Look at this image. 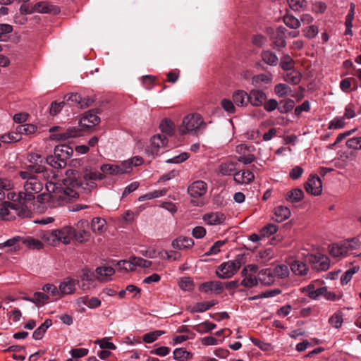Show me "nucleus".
Instances as JSON below:
<instances>
[{"instance_id":"20e7f679","label":"nucleus","mask_w":361,"mask_h":361,"mask_svg":"<svg viewBox=\"0 0 361 361\" xmlns=\"http://www.w3.org/2000/svg\"><path fill=\"white\" fill-rule=\"evenodd\" d=\"M143 163V159H126L120 165L103 164L100 169L102 173L116 176L129 173L132 170V166H140Z\"/></svg>"},{"instance_id":"603ef678","label":"nucleus","mask_w":361,"mask_h":361,"mask_svg":"<svg viewBox=\"0 0 361 361\" xmlns=\"http://www.w3.org/2000/svg\"><path fill=\"white\" fill-rule=\"evenodd\" d=\"M277 231L278 226L276 224H269L260 230V235L264 238L276 233Z\"/></svg>"},{"instance_id":"412c9836","label":"nucleus","mask_w":361,"mask_h":361,"mask_svg":"<svg viewBox=\"0 0 361 361\" xmlns=\"http://www.w3.org/2000/svg\"><path fill=\"white\" fill-rule=\"evenodd\" d=\"M101 112L102 109L99 108L89 110L87 112L85 113L82 120L87 121L88 123H90L92 126L97 125L100 122V118L97 116V114H101Z\"/></svg>"},{"instance_id":"680f3d73","label":"nucleus","mask_w":361,"mask_h":361,"mask_svg":"<svg viewBox=\"0 0 361 361\" xmlns=\"http://www.w3.org/2000/svg\"><path fill=\"white\" fill-rule=\"evenodd\" d=\"M105 177L104 173L102 172H99V171H90L89 172H87L85 175H84V178L85 180H102L104 179Z\"/></svg>"},{"instance_id":"cd10ccee","label":"nucleus","mask_w":361,"mask_h":361,"mask_svg":"<svg viewBox=\"0 0 361 361\" xmlns=\"http://www.w3.org/2000/svg\"><path fill=\"white\" fill-rule=\"evenodd\" d=\"M261 56L262 61L269 66H275L278 64V56L275 53L269 50L263 51L261 54Z\"/></svg>"},{"instance_id":"f704fd0d","label":"nucleus","mask_w":361,"mask_h":361,"mask_svg":"<svg viewBox=\"0 0 361 361\" xmlns=\"http://www.w3.org/2000/svg\"><path fill=\"white\" fill-rule=\"evenodd\" d=\"M283 23L291 29H298L300 26V20L291 14L286 13L283 18Z\"/></svg>"},{"instance_id":"37998d69","label":"nucleus","mask_w":361,"mask_h":361,"mask_svg":"<svg viewBox=\"0 0 361 361\" xmlns=\"http://www.w3.org/2000/svg\"><path fill=\"white\" fill-rule=\"evenodd\" d=\"M284 79L288 82L297 85L301 80V74L298 71L293 70L287 73L284 75Z\"/></svg>"},{"instance_id":"bf43d9fd","label":"nucleus","mask_w":361,"mask_h":361,"mask_svg":"<svg viewBox=\"0 0 361 361\" xmlns=\"http://www.w3.org/2000/svg\"><path fill=\"white\" fill-rule=\"evenodd\" d=\"M49 296L42 292H35L33 297L34 303L36 305H44L48 302Z\"/></svg>"},{"instance_id":"4468645a","label":"nucleus","mask_w":361,"mask_h":361,"mask_svg":"<svg viewBox=\"0 0 361 361\" xmlns=\"http://www.w3.org/2000/svg\"><path fill=\"white\" fill-rule=\"evenodd\" d=\"M75 285L76 280L70 277L66 278L60 283L59 286L61 297L64 295L73 293L76 290Z\"/></svg>"},{"instance_id":"f257e3e1","label":"nucleus","mask_w":361,"mask_h":361,"mask_svg":"<svg viewBox=\"0 0 361 361\" xmlns=\"http://www.w3.org/2000/svg\"><path fill=\"white\" fill-rule=\"evenodd\" d=\"M26 164L27 171H21L20 176L23 179H27L24 185V191L19 192L17 195L18 200L23 204H27L35 199V195L42 191V183L30 173H40L46 170V166L42 164V161L37 163V159H27Z\"/></svg>"},{"instance_id":"79ce46f5","label":"nucleus","mask_w":361,"mask_h":361,"mask_svg":"<svg viewBox=\"0 0 361 361\" xmlns=\"http://www.w3.org/2000/svg\"><path fill=\"white\" fill-rule=\"evenodd\" d=\"M90 238V232L85 231V229L79 230L76 231L75 230V234L73 235V239H75L77 242L80 243H85L89 241Z\"/></svg>"},{"instance_id":"423d86ee","label":"nucleus","mask_w":361,"mask_h":361,"mask_svg":"<svg viewBox=\"0 0 361 361\" xmlns=\"http://www.w3.org/2000/svg\"><path fill=\"white\" fill-rule=\"evenodd\" d=\"M61 126H54L49 129V132L53 133L50 135L51 140H66L71 137H76L80 135L81 130L75 127L68 128L65 132L60 133H54L59 131Z\"/></svg>"},{"instance_id":"ea45409f","label":"nucleus","mask_w":361,"mask_h":361,"mask_svg":"<svg viewBox=\"0 0 361 361\" xmlns=\"http://www.w3.org/2000/svg\"><path fill=\"white\" fill-rule=\"evenodd\" d=\"M42 290L45 293H49L54 300L61 298L59 289L54 284L47 283L42 287Z\"/></svg>"},{"instance_id":"7c9ffc66","label":"nucleus","mask_w":361,"mask_h":361,"mask_svg":"<svg viewBox=\"0 0 361 361\" xmlns=\"http://www.w3.org/2000/svg\"><path fill=\"white\" fill-rule=\"evenodd\" d=\"M192 357V354L184 348H176L173 351V359L178 361H188Z\"/></svg>"},{"instance_id":"338daca9","label":"nucleus","mask_w":361,"mask_h":361,"mask_svg":"<svg viewBox=\"0 0 361 361\" xmlns=\"http://www.w3.org/2000/svg\"><path fill=\"white\" fill-rule=\"evenodd\" d=\"M95 274L88 269H83L82 275L80 276L81 281H85L88 283H93L95 279Z\"/></svg>"},{"instance_id":"0e129e2a","label":"nucleus","mask_w":361,"mask_h":361,"mask_svg":"<svg viewBox=\"0 0 361 361\" xmlns=\"http://www.w3.org/2000/svg\"><path fill=\"white\" fill-rule=\"evenodd\" d=\"M258 281V277H252V275H249L248 277L244 278L240 283L245 288H252L257 286Z\"/></svg>"},{"instance_id":"5fc2aeb1","label":"nucleus","mask_w":361,"mask_h":361,"mask_svg":"<svg viewBox=\"0 0 361 361\" xmlns=\"http://www.w3.org/2000/svg\"><path fill=\"white\" fill-rule=\"evenodd\" d=\"M290 92V87L283 83H279L274 87V92L279 97H283Z\"/></svg>"},{"instance_id":"9b49d317","label":"nucleus","mask_w":361,"mask_h":361,"mask_svg":"<svg viewBox=\"0 0 361 361\" xmlns=\"http://www.w3.org/2000/svg\"><path fill=\"white\" fill-rule=\"evenodd\" d=\"M54 233L56 234L57 243L61 241L64 244H69L73 239L75 228L72 226H64L61 229L54 230Z\"/></svg>"},{"instance_id":"09e8293b","label":"nucleus","mask_w":361,"mask_h":361,"mask_svg":"<svg viewBox=\"0 0 361 361\" xmlns=\"http://www.w3.org/2000/svg\"><path fill=\"white\" fill-rule=\"evenodd\" d=\"M250 147L246 144H240L236 147V152L240 154L238 158H255L250 154Z\"/></svg>"},{"instance_id":"4d7b16f0","label":"nucleus","mask_w":361,"mask_h":361,"mask_svg":"<svg viewBox=\"0 0 361 361\" xmlns=\"http://www.w3.org/2000/svg\"><path fill=\"white\" fill-rule=\"evenodd\" d=\"M13 31L12 25L9 24H0V41H6L8 35Z\"/></svg>"},{"instance_id":"a211bd4d","label":"nucleus","mask_w":361,"mask_h":361,"mask_svg":"<svg viewBox=\"0 0 361 361\" xmlns=\"http://www.w3.org/2000/svg\"><path fill=\"white\" fill-rule=\"evenodd\" d=\"M258 280L264 286H271L275 282L271 268L262 269L258 274Z\"/></svg>"},{"instance_id":"c85d7f7f","label":"nucleus","mask_w":361,"mask_h":361,"mask_svg":"<svg viewBox=\"0 0 361 361\" xmlns=\"http://www.w3.org/2000/svg\"><path fill=\"white\" fill-rule=\"evenodd\" d=\"M271 269L275 279H285L289 275V269L286 264H279Z\"/></svg>"},{"instance_id":"a19ab883","label":"nucleus","mask_w":361,"mask_h":361,"mask_svg":"<svg viewBox=\"0 0 361 361\" xmlns=\"http://www.w3.org/2000/svg\"><path fill=\"white\" fill-rule=\"evenodd\" d=\"M329 324L336 329H339L343 322V313L341 312H335L329 319Z\"/></svg>"},{"instance_id":"a878e982","label":"nucleus","mask_w":361,"mask_h":361,"mask_svg":"<svg viewBox=\"0 0 361 361\" xmlns=\"http://www.w3.org/2000/svg\"><path fill=\"white\" fill-rule=\"evenodd\" d=\"M52 325V321L50 319H47L43 324H42L38 328H37L33 334L32 338L35 340H40L43 338L47 329Z\"/></svg>"},{"instance_id":"2f4dec72","label":"nucleus","mask_w":361,"mask_h":361,"mask_svg":"<svg viewBox=\"0 0 361 361\" xmlns=\"http://www.w3.org/2000/svg\"><path fill=\"white\" fill-rule=\"evenodd\" d=\"M106 221L99 217H94L91 222V228L94 233H102L104 231Z\"/></svg>"},{"instance_id":"72a5a7b5","label":"nucleus","mask_w":361,"mask_h":361,"mask_svg":"<svg viewBox=\"0 0 361 361\" xmlns=\"http://www.w3.org/2000/svg\"><path fill=\"white\" fill-rule=\"evenodd\" d=\"M22 243L30 249L40 250L43 247L42 243L32 237H23Z\"/></svg>"},{"instance_id":"f03ea898","label":"nucleus","mask_w":361,"mask_h":361,"mask_svg":"<svg viewBox=\"0 0 361 361\" xmlns=\"http://www.w3.org/2000/svg\"><path fill=\"white\" fill-rule=\"evenodd\" d=\"M174 123L169 119H164L159 125L163 135H155L151 138V145L146 151L148 156H159L167 149L168 140L166 135H172L174 132Z\"/></svg>"},{"instance_id":"ddd939ff","label":"nucleus","mask_w":361,"mask_h":361,"mask_svg":"<svg viewBox=\"0 0 361 361\" xmlns=\"http://www.w3.org/2000/svg\"><path fill=\"white\" fill-rule=\"evenodd\" d=\"M267 99L266 94L259 90H252L247 94V102L254 106H262Z\"/></svg>"},{"instance_id":"864d4df0","label":"nucleus","mask_w":361,"mask_h":361,"mask_svg":"<svg viewBox=\"0 0 361 361\" xmlns=\"http://www.w3.org/2000/svg\"><path fill=\"white\" fill-rule=\"evenodd\" d=\"M45 161L43 162L42 164L45 166V163L49 164L51 166L55 169H64L66 166L67 162L66 159H44Z\"/></svg>"},{"instance_id":"bb28decb","label":"nucleus","mask_w":361,"mask_h":361,"mask_svg":"<svg viewBox=\"0 0 361 361\" xmlns=\"http://www.w3.org/2000/svg\"><path fill=\"white\" fill-rule=\"evenodd\" d=\"M235 161H229L222 163L219 167L218 173L221 176H229L236 170Z\"/></svg>"},{"instance_id":"393cba45","label":"nucleus","mask_w":361,"mask_h":361,"mask_svg":"<svg viewBox=\"0 0 361 361\" xmlns=\"http://www.w3.org/2000/svg\"><path fill=\"white\" fill-rule=\"evenodd\" d=\"M254 178L253 173L249 170H243L241 172L239 171L234 174V179L240 183H249Z\"/></svg>"},{"instance_id":"5701e85b","label":"nucleus","mask_w":361,"mask_h":361,"mask_svg":"<svg viewBox=\"0 0 361 361\" xmlns=\"http://www.w3.org/2000/svg\"><path fill=\"white\" fill-rule=\"evenodd\" d=\"M23 237L20 236H15L12 238H10L5 241L4 243H0V249L8 247H9V251H16L20 249V242H22Z\"/></svg>"},{"instance_id":"473e14b6","label":"nucleus","mask_w":361,"mask_h":361,"mask_svg":"<svg viewBox=\"0 0 361 361\" xmlns=\"http://www.w3.org/2000/svg\"><path fill=\"white\" fill-rule=\"evenodd\" d=\"M247 93L243 90H238L234 92L233 95V99L235 104L237 106H243L247 105L248 102H247Z\"/></svg>"},{"instance_id":"0eeeda50","label":"nucleus","mask_w":361,"mask_h":361,"mask_svg":"<svg viewBox=\"0 0 361 361\" xmlns=\"http://www.w3.org/2000/svg\"><path fill=\"white\" fill-rule=\"evenodd\" d=\"M306 192L312 195L318 196L322 192V184L319 177L316 174H311L305 183Z\"/></svg>"},{"instance_id":"4c0bfd02","label":"nucleus","mask_w":361,"mask_h":361,"mask_svg":"<svg viewBox=\"0 0 361 361\" xmlns=\"http://www.w3.org/2000/svg\"><path fill=\"white\" fill-rule=\"evenodd\" d=\"M40 237L49 245H55L57 243L56 234L54 230L42 231L40 233Z\"/></svg>"},{"instance_id":"052dcab7","label":"nucleus","mask_w":361,"mask_h":361,"mask_svg":"<svg viewBox=\"0 0 361 361\" xmlns=\"http://www.w3.org/2000/svg\"><path fill=\"white\" fill-rule=\"evenodd\" d=\"M11 186L10 180L0 178V201L4 200L5 198L4 190H9L11 189Z\"/></svg>"},{"instance_id":"7ed1b4c3","label":"nucleus","mask_w":361,"mask_h":361,"mask_svg":"<svg viewBox=\"0 0 361 361\" xmlns=\"http://www.w3.org/2000/svg\"><path fill=\"white\" fill-rule=\"evenodd\" d=\"M207 123L203 121L202 116L198 114H189L184 117L179 131L182 135L188 133L197 134L204 130Z\"/></svg>"},{"instance_id":"13d9d810","label":"nucleus","mask_w":361,"mask_h":361,"mask_svg":"<svg viewBox=\"0 0 361 361\" xmlns=\"http://www.w3.org/2000/svg\"><path fill=\"white\" fill-rule=\"evenodd\" d=\"M329 258L326 255H323V256H322L319 264L314 265V269L317 271H326L327 269H329Z\"/></svg>"},{"instance_id":"4be33fe9","label":"nucleus","mask_w":361,"mask_h":361,"mask_svg":"<svg viewBox=\"0 0 361 361\" xmlns=\"http://www.w3.org/2000/svg\"><path fill=\"white\" fill-rule=\"evenodd\" d=\"M275 220L277 222H283L290 216V210L285 206H278L274 209Z\"/></svg>"},{"instance_id":"3c124183","label":"nucleus","mask_w":361,"mask_h":361,"mask_svg":"<svg viewBox=\"0 0 361 361\" xmlns=\"http://www.w3.org/2000/svg\"><path fill=\"white\" fill-rule=\"evenodd\" d=\"M282 103H283V104L278 107L279 111L281 114H286L290 111L295 106V102L291 99L281 101V104Z\"/></svg>"},{"instance_id":"c03bdc74","label":"nucleus","mask_w":361,"mask_h":361,"mask_svg":"<svg viewBox=\"0 0 361 361\" xmlns=\"http://www.w3.org/2000/svg\"><path fill=\"white\" fill-rule=\"evenodd\" d=\"M216 327V325L209 321L204 322L198 324L195 328V331L200 333L204 334L211 331Z\"/></svg>"},{"instance_id":"c9c22d12","label":"nucleus","mask_w":361,"mask_h":361,"mask_svg":"<svg viewBox=\"0 0 361 361\" xmlns=\"http://www.w3.org/2000/svg\"><path fill=\"white\" fill-rule=\"evenodd\" d=\"M114 272V269L111 267H102L96 269L97 278L99 281H103L105 277L112 276Z\"/></svg>"},{"instance_id":"39448f33","label":"nucleus","mask_w":361,"mask_h":361,"mask_svg":"<svg viewBox=\"0 0 361 361\" xmlns=\"http://www.w3.org/2000/svg\"><path fill=\"white\" fill-rule=\"evenodd\" d=\"M207 191V184L203 180H195L188 187V193L192 198L191 203L195 206H202L203 202L198 200Z\"/></svg>"},{"instance_id":"58836bf2","label":"nucleus","mask_w":361,"mask_h":361,"mask_svg":"<svg viewBox=\"0 0 361 361\" xmlns=\"http://www.w3.org/2000/svg\"><path fill=\"white\" fill-rule=\"evenodd\" d=\"M287 3L290 8L294 11H301L307 7L305 0H287Z\"/></svg>"},{"instance_id":"69168bd1","label":"nucleus","mask_w":361,"mask_h":361,"mask_svg":"<svg viewBox=\"0 0 361 361\" xmlns=\"http://www.w3.org/2000/svg\"><path fill=\"white\" fill-rule=\"evenodd\" d=\"M293 60L288 54L284 55L281 59V66L283 70L290 71L293 66Z\"/></svg>"},{"instance_id":"1a4fd4ad","label":"nucleus","mask_w":361,"mask_h":361,"mask_svg":"<svg viewBox=\"0 0 361 361\" xmlns=\"http://www.w3.org/2000/svg\"><path fill=\"white\" fill-rule=\"evenodd\" d=\"M152 264V262L151 261L135 256L130 257L129 261L122 260L118 262V266H121V264L128 265V267H126V269H128L130 271L135 270L136 267L147 268L149 267Z\"/></svg>"},{"instance_id":"a18cd8bd","label":"nucleus","mask_w":361,"mask_h":361,"mask_svg":"<svg viewBox=\"0 0 361 361\" xmlns=\"http://www.w3.org/2000/svg\"><path fill=\"white\" fill-rule=\"evenodd\" d=\"M165 332L161 330L154 331L143 335L142 340L145 343H151L155 341L159 336L164 334Z\"/></svg>"},{"instance_id":"b1692460","label":"nucleus","mask_w":361,"mask_h":361,"mask_svg":"<svg viewBox=\"0 0 361 361\" xmlns=\"http://www.w3.org/2000/svg\"><path fill=\"white\" fill-rule=\"evenodd\" d=\"M304 197V192L300 188H294L287 192L285 198L292 203H298Z\"/></svg>"},{"instance_id":"e2e57ef3","label":"nucleus","mask_w":361,"mask_h":361,"mask_svg":"<svg viewBox=\"0 0 361 361\" xmlns=\"http://www.w3.org/2000/svg\"><path fill=\"white\" fill-rule=\"evenodd\" d=\"M345 121L343 117H336L331 120L329 123V129H339L345 126Z\"/></svg>"},{"instance_id":"e433bc0d","label":"nucleus","mask_w":361,"mask_h":361,"mask_svg":"<svg viewBox=\"0 0 361 361\" xmlns=\"http://www.w3.org/2000/svg\"><path fill=\"white\" fill-rule=\"evenodd\" d=\"M21 139L22 137L18 133H16V131L2 135L0 137V141L5 144L16 142L20 140Z\"/></svg>"},{"instance_id":"8fccbe9b","label":"nucleus","mask_w":361,"mask_h":361,"mask_svg":"<svg viewBox=\"0 0 361 361\" xmlns=\"http://www.w3.org/2000/svg\"><path fill=\"white\" fill-rule=\"evenodd\" d=\"M358 270L359 267H354L345 271L341 277V283L343 286L346 285L351 280L353 274H355Z\"/></svg>"},{"instance_id":"49530a36","label":"nucleus","mask_w":361,"mask_h":361,"mask_svg":"<svg viewBox=\"0 0 361 361\" xmlns=\"http://www.w3.org/2000/svg\"><path fill=\"white\" fill-rule=\"evenodd\" d=\"M37 127L32 124L20 125L16 128V133H18L22 137V134L30 135L34 133Z\"/></svg>"},{"instance_id":"9d476101","label":"nucleus","mask_w":361,"mask_h":361,"mask_svg":"<svg viewBox=\"0 0 361 361\" xmlns=\"http://www.w3.org/2000/svg\"><path fill=\"white\" fill-rule=\"evenodd\" d=\"M286 32L287 29L285 27L279 26L271 36L274 47L278 50H279L280 48H283L286 46Z\"/></svg>"},{"instance_id":"f3484780","label":"nucleus","mask_w":361,"mask_h":361,"mask_svg":"<svg viewBox=\"0 0 361 361\" xmlns=\"http://www.w3.org/2000/svg\"><path fill=\"white\" fill-rule=\"evenodd\" d=\"M202 219L209 225H218L224 222L225 215L221 212H211L203 216Z\"/></svg>"},{"instance_id":"774afa93","label":"nucleus","mask_w":361,"mask_h":361,"mask_svg":"<svg viewBox=\"0 0 361 361\" xmlns=\"http://www.w3.org/2000/svg\"><path fill=\"white\" fill-rule=\"evenodd\" d=\"M346 145L349 148L361 149V137H356L349 139L346 142Z\"/></svg>"},{"instance_id":"aec40b11","label":"nucleus","mask_w":361,"mask_h":361,"mask_svg":"<svg viewBox=\"0 0 361 361\" xmlns=\"http://www.w3.org/2000/svg\"><path fill=\"white\" fill-rule=\"evenodd\" d=\"M290 269L295 275H306L308 271L307 265L301 261L294 260L290 264Z\"/></svg>"},{"instance_id":"6ab92c4d","label":"nucleus","mask_w":361,"mask_h":361,"mask_svg":"<svg viewBox=\"0 0 361 361\" xmlns=\"http://www.w3.org/2000/svg\"><path fill=\"white\" fill-rule=\"evenodd\" d=\"M55 158H70L73 154V149L67 145H58L54 148Z\"/></svg>"},{"instance_id":"de8ad7c7","label":"nucleus","mask_w":361,"mask_h":361,"mask_svg":"<svg viewBox=\"0 0 361 361\" xmlns=\"http://www.w3.org/2000/svg\"><path fill=\"white\" fill-rule=\"evenodd\" d=\"M307 289L308 290V296L311 299H314V300L317 299L319 296H322V295L324 296V293H325L326 292V286L319 288L317 290H314L313 286H308L307 287Z\"/></svg>"},{"instance_id":"6e6552de","label":"nucleus","mask_w":361,"mask_h":361,"mask_svg":"<svg viewBox=\"0 0 361 361\" xmlns=\"http://www.w3.org/2000/svg\"><path fill=\"white\" fill-rule=\"evenodd\" d=\"M238 270L234 263L228 261L221 264L216 270V274L219 279H226L231 278Z\"/></svg>"},{"instance_id":"2eb2a0df","label":"nucleus","mask_w":361,"mask_h":361,"mask_svg":"<svg viewBox=\"0 0 361 361\" xmlns=\"http://www.w3.org/2000/svg\"><path fill=\"white\" fill-rule=\"evenodd\" d=\"M35 12L40 13L58 14L60 12V9L58 6L45 1H39L35 4Z\"/></svg>"},{"instance_id":"f8f14e48","label":"nucleus","mask_w":361,"mask_h":361,"mask_svg":"<svg viewBox=\"0 0 361 361\" xmlns=\"http://www.w3.org/2000/svg\"><path fill=\"white\" fill-rule=\"evenodd\" d=\"M199 290L205 293L220 294L224 290V285L221 281H207L202 283Z\"/></svg>"},{"instance_id":"6e6d98bb","label":"nucleus","mask_w":361,"mask_h":361,"mask_svg":"<svg viewBox=\"0 0 361 361\" xmlns=\"http://www.w3.org/2000/svg\"><path fill=\"white\" fill-rule=\"evenodd\" d=\"M179 287L185 290L190 291L193 289V281L190 277H183L180 279L178 283Z\"/></svg>"},{"instance_id":"c756f323","label":"nucleus","mask_w":361,"mask_h":361,"mask_svg":"<svg viewBox=\"0 0 361 361\" xmlns=\"http://www.w3.org/2000/svg\"><path fill=\"white\" fill-rule=\"evenodd\" d=\"M216 304L217 301L216 300L197 302L194 307H192L191 312H203L208 310Z\"/></svg>"},{"instance_id":"dca6fc26","label":"nucleus","mask_w":361,"mask_h":361,"mask_svg":"<svg viewBox=\"0 0 361 361\" xmlns=\"http://www.w3.org/2000/svg\"><path fill=\"white\" fill-rule=\"evenodd\" d=\"M171 245L178 250H185L194 245V240L191 238L179 236L172 241Z\"/></svg>"}]
</instances>
